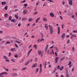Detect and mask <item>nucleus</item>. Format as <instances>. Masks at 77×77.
Returning <instances> with one entry per match:
<instances>
[{"label":"nucleus","mask_w":77,"mask_h":77,"mask_svg":"<svg viewBox=\"0 0 77 77\" xmlns=\"http://www.w3.org/2000/svg\"><path fill=\"white\" fill-rule=\"evenodd\" d=\"M39 20H40V18H37V19H36V20L35 22L37 23H38V21H39Z\"/></svg>","instance_id":"obj_8"},{"label":"nucleus","mask_w":77,"mask_h":77,"mask_svg":"<svg viewBox=\"0 0 77 77\" xmlns=\"http://www.w3.org/2000/svg\"><path fill=\"white\" fill-rule=\"evenodd\" d=\"M50 33L51 34H52V33H53V32H54L53 28L50 29Z\"/></svg>","instance_id":"obj_5"},{"label":"nucleus","mask_w":77,"mask_h":77,"mask_svg":"<svg viewBox=\"0 0 77 77\" xmlns=\"http://www.w3.org/2000/svg\"><path fill=\"white\" fill-rule=\"evenodd\" d=\"M34 47L35 48V49H36L37 46H36V45H34Z\"/></svg>","instance_id":"obj_24"},{"label":"nucleus","mask_w":77,"mask_h":77,"mask_svg":"<svg viewBox=\"0 0 77 77\" xmlns=\"http://www.w3.org/2000/svg\"><path fill=\"white\" fill-rule=\"evenodd\" d=\"M63 24V25L61 26V27L62 29H63V26H64V25L63 24Z\"/></svg>","instance_id":"obj_56"},{"label":"nucleus","mask_w":77,"mask_h":77,"mask_svg":"<svg viewBox=\"0 0 77 77\" xmlns=\"http://www.w3.org/2000/svg\"><path fill=\"white\" fill-rule=\"evenodd\" d=\"M30 60L28 59V61L26 63L25 65V66H26V65H28V64H29V63H30Z\"/></svg>","instance_id":"obj_4"},{"label":"nucleus","mask_w":77,"mask_h":77,"mask_svg":"<svg viewBox=\"0 0 77 77\" xmlns=\"http://www.w3.org/2000/svg\"><path fill=\"white\" fill-rule=\"evenodd\" d=\"M58 29V34H59L60 33V28L59 27L57 28Z\"/></svg>","instance_id":"obj_7"},{"label":"nucleus","mask_w":77,"mask_h":77,"mask_svg":"<svg viewBox=\"0 0 77 77\" xmlns=\"http://www.w3.org/2000/svg\"><path fill=\"white\" fill-rule=\"evenodd\" d=\"M49 28H50V29H53V27H51V26L50 25H49Z\"/></svg>","instance_id":"obj_33"},{"label":"nucleus","mask_w":77,"mask_h":77,"mask_svg":"<svg viewBox=\"0 0 77 77\" xmlns=\"http://www.w3.org/2000/svg\"><path fill=\"white\" fill-rule=\"evenodd\" d=\"M44 38H42L41 39V40L40 41V42H41V41H44Z\"/></svg>","instance_id":"obj_42"},{"label":"nucleus","mask_w":77,"mask_h":77,"mask_svg":"<svg viewBox=\"0 0 77 77\" xmlns=\"http://www.w3.org/2000/svg\"><path fill=\"white\" fill-rule=\"evenodd\" d=\"M65 34L64 33L61 35V37L62 38H63H63H64V37H65Z\"/></svg>","instance_id":"obj_12"},{"label":"nucleus","mask_w":77,"mask_h":77,"mask_svg":"<svg viewBox=\"0 0 77 77\" xmlns=\"http://www.w3.org/2000/svg\"><path fill=\"white\" fill-rule=\"evenodd\" d=\"M73 32H74V33H77V30H74L73 31Z\"/></svg>","instance_id":"obj_47"},{"label":"nucleus","mask_w":77,"mask_h":77,"mask_svg":"<svg viewBox=\"0 0 77 77\" xmlns=\"http://www.w3.org/2000/svg\"><path fill=\"white\" fill-rule=\"evenodd\" d=\"M60 65H58L57 67V68L58 69H60Z\"/></svg>","instance_id":"obj_32"},{"label":"nucleus","mask_w":77,"mask_h":77,"mask_svg":"<svg viewBox=\"0 0 77 77\" xmlns=\"http://www.w3.org/2000/svg\"><path fill=\"white\" fill-rule=\"evenodd\" d=\"M47 65V61H45V68H46V66Z\"/></svg>","instance_id":"obj_9"},{"label":"nucleus","mask_w":77,"mask_h":77,"mask_svg":"<svg viewBox=\"0 0 77 77\" xmlns=\"http://www.w3.org/2000/svg\"><path fill=\"white\" fill-rule=\"evenodd\" d=\"M39 3V2L38 1L36 3V5H38Z\"/></svg>","instance_id":"obj_51"},{"label":"nucleus","mask_w":77,"mask_h":77,"mask_svg":"<svg viewBox=\"0 0 77 77\" xmlns=\"http://www.w3.org/2000/svg\"><path fill=\"white\" fill-rule=\"evenodd\" d=\"M37 63H35L33 66V67L34 68H35L36 66L37 65Z\"/></svg>","instance_id":"obj_14"},{"label":"nucleus","mask_w":77,"mask_h":77,"mask_svg":"<svg viewBox=\"0 0 77 77\" xmlns=\"http://www.w3.org/2000/svg\"><path fill=\"white\" fill-rule=\"evenodd\" d=\"M14 57H18V55H15L14 56Z\"/></svg>","instance_id":"obj_55"},{"label":"nucleus","mask_w":77,"mask_h":77,"mask_svg":"<svg viewBox=\"0 0 77 77\" xmlns=\"http://www.w3.org/2000/svg\"><path fill=\"white\" fill-rule=\"evenodd\" d=\"M69 3L70 6L72 5V0H69Z\"/></svg>","instance_id":"obj_2"},{"label":"nucleus","mask_w":77,"mask_h":77,"mask_svg":"<svg viewBox=\"0 0 77 77\" xmlns=\"http://www.w3.org/2000/svg\"><path fill=\"white\" fill-rule=\"evenodd\" d=\"M10 43H11V42L8 41L6 43V45H7V44H10Z\"/></svg>","instance_id":"obj_26"},{"label":"nucleus","mask_w":77,"mask_h":77,"mask_svg":"<svg viewBox=\"0 0 77 77\" xmlns=\"http://www.w3.org/2000/svg\"><path fill=\"white\" fill-rule=\"evenodd\" d=\"M42 68H40V73H41V72H42Z\"/></svg>","instance_id":"obj_29"},{"label":"nucleus","mask_w":77,"mask_h":77,"mask_svg":"<svg viewBox=\"0 0 77 77\" xmlns=\"http://www.w3.org/2000/svg\"><path fill=\"white\" fill-rule=\"evenodd\" d=\"M62 4H63V5H64L65 4V2H64V1L63 2Z\"/></svg>","instance_id":"obj_62"},{"label":"nucleus","mask_w":77,"mask_h":77,"mask_svg":"<svg viewBox=\"0 0 77 77\" xmlns=\"http://www.w3.org/2000/svg\"><path fill=\"white\" fill-rule=\"evenodd\" d=\"M48 45H47L46 48L45 49V52H47V50L48 48Z\"/></svg>","instance_id":"obj_11"},{"label":"nucleus","mask_w":77,"mask_h":77,"mask_svg":"<svg viewBox=\"0 0 77 77\" xmlns=\"http://www.w3.org/2000/svg\"><path fill=\"white\" fill-rule=\"evenodd\" d=\"M33 21V20L32 19V18L29 19V21Z\"/></svg>","instance_id":"obj_30"},{"label":"nucleus","mask_w":77,"mask_h":77,"mask_svg":"<svg viewBox=\"0 0 77 77\" xmlns=\"http://www.w3.org/2000/svg\"><path fill=\"white\" fill-rule=\"evenodd\" d=\"M3 57H4V59H6L7 58L6 57V56H4Z\"/></svg>","instance_id":"obj_63"},{"label":"nucleus","mask_w":77,"mask_h":77,"mask_svg":"<svg viewBox=\"0 0 77 77\" xmlns=\"http://www.w3.org/2000/svg\"><path fill=\"white\" fill-rule=\"evenodd\" d=\"M27 20V18H24L22 19V21H25Z\"/></svg>","instance_id":"obj_39"},{"label":"nucleus","mask_w":77,"mask_h":77,"mask_svg":"<svg viewBox=\"0 0 77 77\" xmlns=\"http://www.w3.org/2000/svg\"><path fill=\"white\" fill-rule=\"evenodd\" d=\"M43 20L45 22H46V21H47V19H46L45 18H43Z\"/></svg>","instance_id":"obj_16"},{"label":"nucleus","mask_w":77,"mask_h":77,"mask_svg":"<svg viewBox=\"0 0 77 77\" xmlns=\"http://www.w3.org/2000/svg\"><path fill=\"white\" fill-rule=\"evenodd\" d=\"M72 17V18H74V15H72L71 16Z\"/></svg>","instance_id":"obj_45"},{"label":"nucleus","mask_w":77,"mask_h":77,"mask_svg":"<svg viewBox=\"0 0 77 77\" xmlns=\"http://www.w3.org/2000/svg\"><path fill=\"white\" fill-rule=\"evenodd\" d=\"M47 5V2H45L44 4H43V6H46Z\"/></svg>","instance_id":"obj_20"},{"label":"nucleus","mask_w":77,"mask_h":77,"mask_svg":"<svg viewBox=\"0 0 77 77\" xmlns=\"http://www.w3.org/2000/svg\"><path fill=\"white\" fill-rule=\"evenodd\" d=\"M25 2H26V0H25L21 2V3H24Z\"/></svg>","instance_id":"obj_53"},{"label":"nucleus","mask_w":77,"mask_h":77,"mask_svg":"<svg viewBox=\"0 0 77 77\" xmlns=\"http://www.w3.org/2000/svg\"><path fill=\"white\" fill-rule=\"evenodd\" d=\"M38 14V12L36 11L34 13V14H35V15H36V14Z\"/></svg>","instance_id":"obj_38"},{"label":"nucleus","mask_w":77,"mask_h":77,"mask_svg":"<svg viewBox=\"0 0 77 77\" xmlns=\"http://www.w3.org/2000/svg\"><path fill=\"white\" fill-rule=\"evenodd\" d=\"M59 57H56L55 60H57V59H59Z\"/></svg>","instance_id":"obj_40"},{"label":"nucleus","mask_w":77,"mask_h":77,"mask_svg":"<svg viewBox=\"0 0 77 77\" xmlns=\"http://www.w3.org/2000/svg\"><path fill=\"white\" fill-rule=\"evenodd\" d=\"M70 41V40L69 39V40H68V41H67V44H69V43Z\"/></svg>","instance_id":"obj_43"},{"label":"nucleus","mask_w":77,"mask_h":77,"mask_svg":"<svg viewBox=\"0 0 77 77\" xmlns=\"http://www.w3.org/2000/svg\"><path fill=\"white\" fill-rule=\"evenodd\" d=\"M49 1L50 2H51V3H53V2L51 0H49Z\"/></svg>","instance_id":"obj_49"},{"label":"nucleus","mask_w":77,"mask_h":77,"mask_svg":"<svg viewBox=\"0 0 77 77\" xmlns=\"http://www.w3.org/2000/svg\"><path fill=\"white\" fill-rule=\"evenodd\" d=\"M8 14H5V17H8Z\"/></svg>","instance_id":"obj_28"},{"label":"nucleus","mask_w":77,"mask_h":77,"mask_svg":"<svg viewBox=\"0 0 77 77\" xmlns=\"http://www.w3.org/2000/svg\"><path fill=\"white\" fill-rule=\"evenodd\" d=\"M11 19H12V17L11 16H10L9 17L8 20H9V21L11 20Z\"/></svg>","instance_id":"obj_25"},{"label":"nucleus","mask_w":77,"mask_h":77,"mask_svg":"<svg viewBox=\"0 0 77 77\" xmlns=\"http://www.w3.org/2000/svg\"><path fill=\"white\" fill-rule=\"evenodd\" d=\"M53 47H54V45H53L52 47L50 48H53Z\"/></svg>","instance_id":"obj_50"},{"label":"nucleus","mask_w":77,"mask_h":77,"mask_svg":"<svg viewBox=\"0 0 77 77\" xmlns=\"http://www.w3.org/2000/svg\"><path fill=\"white\" fill-rule=\"evenodd\" d=\"M12 70H14V71H16V70H17V68L13 69Z\"/></svg>","instance_id":"obj_41"},{"label":"nucleus","mask_w":77,"mask_h":77,"mask_svg":"<svg viewBox=\"0 0 77 77\" xmlns=\"http://www.w3.org/2000/svg\"><path fill=\"white\" fill-rule=\"evenodd\" d=\"M66 74H68V71L66 70Z\"/></svg>","instance_id":"obj_59"},{"label":"nucleus","mask_w":77,"mask_h":77,"mask_svg":"<svg viewBox=\"0 0 77 77\" xmlns=\"http://www.w3.org/2000/svg\"><path fill=\"white\" fill-rule=\"evenodd\" d=\"M38 54H39V55H40V56H42V55H43V54L42 53V52L41 51L38 50Z\"/></svg>","instance_id":"obj_1"},{"label":"nucleus","mask_w":77,"mask_h":77,"mask_svg":"<svg viewBox=\"0 0 77 77\" xmlns=\"http://www.w3.org/2000/svg\"><path fill=\"white\" fill-rule=\"evenodd\" d=\"M27 12V10H25L23 11V14H26V13Z\"/></svg>","instance_id":"obj_15"},{"label":"nucleus","mask_w":77,"mask_h":77,"mask_svg":"<svg viewBox=\"0 0 77 77\" xmlns=\"http://www.w3.org/2000/svg\"><path fill=\"white\" fill-rule=\"evenodd\" d=\"M50 15L51 17H54V14L53 13H50Z\"/></svg>","instance_id":"obj_10"},{"label":"nucleus","mask_w":77,"mask_h":77,"mask_svg":"<svg viewBox=\"0 0 77 77\" xmlns=\"http://www.w3.org/2000/svg\"><path fill=\"white\" fill-rule=\"evenodd\" d=\"M15 45L16 46V47H17V48H18V45L16 44H15Z\"/></svg>","instance_id":"obj_44"},{"label":"nucleus","mask_w":77,"mask_h":77,"mask_svg":"<svg viewBox=\"0 0 77 77\" xmlns=\"http://www.w3.org/2000/svg\"><path fill=\"white\" fill-rule=\"evenodd\" d=\"M20 26H21V24L20 23H19L18 24V26H19V27H20Z\"/></svg>","instance_id":"obj_61"},{"label":"nucleus","mask_w":77,"mask_h":77,"mask_svg":"<svg viewBox=\"0 0 77 77\" xmlns=\"http://www.w3.org/2000/svg\"><path fill=\"white\" fill-rule=\"evenodd\" d=\"M11 75L12 76H16L17 75V73H13Z\"/></svg>","instance_id":"obj_6"},{"label":"nucleus","mask_w":77,"mask_h":77,"mask_svg":"<svg viewBox=\"0 0 77 77\" xmlns=\"http://www.w3.org/2000/svg\"><path fill=\"white\" fill-rule=\"evenodd\" d=\"M1 75H5V74H6V75H8V72H4L2 73H1Z\"/></svg>","instance_id":"obj_3"},{"label":"nucleus","mask_w":77,"mask_h":77,"mask_svg":"<svg viewBox=\"0 0 77 77\" xmlns=\"http://www.w3.org/2000/svg\"><path fill=\"white\" fill-rule=\"evenodd\" d=\"M64 68V67H63V66L61 67H60V71H62L63 70V69Z\"/></svg>","instance_id":"obj_13"},{"label":"nucleus","mask_w":77,"mask_h":77,"mask_svg":"<svg viewBox=\"0 0 77 77\" xmlns=\"http://www.w3.org/2000/svg\"><path fill=\"white\" fill-rule=\"evenodd\" d=\"M3 32L2 31H0V33H3Z\"/></svg>","instance_id":"obj_60"},{"label":"nucleus","mask_w":77,"mask_h":77,"mask_svg":"<svg viewBox=\"0 0 77 77\" xmlns=\"http://www.w3.org/2000/svg\"><path fill=\"white\" fill-rule=\"evenodd\" d=\"M32 51V49H31L29 51V52H28V54H29V53H30V52H31V51Z\"/></svg>","instance_id":"obj_31"},{"label":"nucleus","mask_w":77,"mask_h":77,"mask_svg":"<svg viewBox=\"0 0 77 77\" xmlns=\"http://www.w3.org/2000/svg\"><path fill=\"white\" fill-rule=\"evenodd\" d=\"M66 77H69V74H66Z\"/></svg>","instance_id":"obj_52"},{"label":"nucleus","mask_w":77,"mask_h":77,"mask_svg":"<svg viewBox=\"0 0 77 77\" xmlns=\"http://www.w3.org/2000/svg\"><path fill=\"white\" fill-rule=\"evenodd\" d=\"M17 21V20L16 19L14 20V23H15V22H16Z\"/></svg>","instance_id":"obj_64"},{"label":"nucleus","mask_w":77,"mask_h":77,"mask_svg":"<svg viewBox=\"0 0 77 77\" xmlns=\"http://www.w3.org/2000/svg\"><path fill=\"white\" fill-rule=\"evenodd\" d=\"M11 60L12 61V62H15V60H14V59H11Z\"/></svg>","instance_id":"obj_48"},{"label":"nucleus","mask_w":77,"mask_h":77,"mask_svg":"<svg viewBox=\"0 0 77 77\" xmlns=\"http://www.w3.org/2000/svg\"><path fill=\"white\" fill-rule=\"evenodd\" d=\"M60 19H61V20H63V18H62V16H60Z\"/></svg>","instance_id":"obj_57"},{"label":"nucleus","mask_w":77,"mask_h":77,"mask_svg":"<svg viewBox=\"0 0 77 77\" xmlns=\"http://www.w3.org/2000/svg\"><path fill=\"white\" fill-rule=\"evenodd\" d=\"M72 51L73 52L74 51V47H73L72 48Z\"/></svg>","instance_id":"obj_34"},{"label":"nucleus","mask_w":77,"mask_h":77,"mask_svg":"<svg viewBox=\"0 0 77 77\" xmlns=\"http://www.w3.org/2000/svg\"><path fill=\"white\" fill-rule=\"evenodd\" d=\"M55 60V61L56 63H57V62H58L57 60Z\"/></svg>","instance_id":"obj_54"},{"label":"nucleus","mask_w":77,"mask_h":77,"mask_svg":"<svg viewBox=\"0 0 77 77\" xmlns=\"http://www.w3.org/2000/svg\"><path fill=\"white\" fill-rule=\"evenodd\" d=\"M5 10H7L8 9V6H6L5 8Z\"/></svg>","instance_id":"obj_35"},{"label":"nucleus","mask_w":77,"mask_h":77,"mask_svg":"<svg viewBox=\"0 0 77 77\" xmlns=\"http://www.w3.org/2000/svg\"><path fill=\"white\" fill-rule=\"evenodd\" d=\"M45 28H46V30H48V26L47 25H45Z\"/></svg>","instance_id":"obj_17"},{"label":"nucleus","mask_w":77,"mask_h":77,"mask_svg":"<svg viewBox=\"0 0 77 77\" xmlns=\"http://www.w3.org/2000/svg\"><path fill=\"white\" fill-rule=\"evenodd\" d=\"M42 64H40V68H42Z\"/></svg>","instance_id":"obj_37"},{"label":"nucleus","mask_w":77,"mask_h":77,"mask_svg":"<svg viewBox=\"0 0 77 77\" xmlns=\"http://www.w3.org/2000/svg\"><path fill=\"white\" fill-rule=\"evenodd\" d=\"M38 71H39V69H38V68H37L36 69L35 73H37Z\"/></svg>","instance_id":"obj_23"},{"label":"nucleus","mask_w":77,"mask_h":77,"mask_svg":"<svg viewBox=\"0 0 77 77\" xmlns=\"http://www.w3.org/2000/svg\"><path fill=\"white\" fill-rule=\"evenodd\" d=\"M15 17H16V18H17V19H18V16H17V14L15 15Z\"/></svg>","instance_id":"obj_22"},{"label":"nucleus","mask_w":77,"mask_h":77,"mask_svg":"<svg viewBox=\"0 0 77 77\" xmlns=\"http://www.w3.org/2000/svg\"><path fill=\"white\" fill-rule=\"evenodd\" d=\"M5 71H6L8 72V71H9V69H5Z\"/></svg>","instance_id":"obj_58"},{"label":"nucleus","mask_w":77,"mask_h":77,"mask_svg":"<svg viewBox=\"0 0 77 77\" xmlns=\"http://www.w3.org/2000/svg\"><path fill=\"white\" fill-rule=\"evenodd\" d=\"M24 6L25 8H26L27 6V4H24Z\"/></svg>","instance_id":"obj_36"},{"label":"nucleus","mask_w":77,"mask_h":77,"mask_svg":"<svg viewBox=\"0 0 77 77\" xmlns=\"http://www.w3.org/2000/svg\"><path fill=\"white\" fill-rule=\"evenodd\" d=\"M74 69H75V68H73L72 70V72H73L74 71Z\"/></svg>","instance_id":"obj_46"},{"label":"nucleus","mask_w":77,"mask_h":77,"mask_svg":"<svg viewBox=\"0 0 77 77\" xmlns=\"http://www.w3.org/2000/svg\"><path fill=\"white\" fill-rule=\"evenodd\" d=\"M11 51H15V49L14 48H12L11 49Z\"/></svg>","instance_id":"obj_19"},{"label":"nucleus","mask_w":77,"mask_h":77,"mask_svg":"<svg viewBox=\"0 0 77 77\" xmlns=\"http://www.w3.org/2000/svg\"><path fill=\"white\" fill-rule=\"evenodd\" d=\"M27 68L26 67H25L24 68H23L22 69V71H24V70H25Z\"/></svg>","instance_id":"obj_21"},{"label":"nucleus","mask_w":77,"mask_h":77,"mask_svg":"<svg viewBox=\"0 0 77 77\" xmlns=\"http://www.w3.org/2000/svg\"><path fill=\"white\" fill-rule=\"evenodd\" d=\"M5 3H6V2H2V5H5Z\"/></svg>","instance_id":"obj_27"},{"label":"nucleus","mask_w":77,"mask_h":77,"mask_svg":"<svg viewBox=\"0 0 77 77\" xmlns=\"http://www.w3.org/2000/svg\"><path fill=\"white\" fill-rule=\"evenodd\" d=\"M71 36H72L73 37H75V38H76L77 37V36H76V35H75L73 34L71 35Z\"/></svg>","instance_id":"obj_18"}]
</instances>
